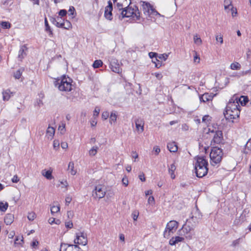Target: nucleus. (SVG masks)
I'll list each match as a JSON object with an SVG mask.
<instances>
[{
	"label": "nucleus",
	"mask_w": 251,
	"mask_h": 251,
	"mask_svg": "<svg viewBox=\"0 0 251 251\" xmlns=\"http://www.w3.org/2000/svg\"><path fill=\"white\" fill-rule=\"evenodd\" d=\"M168 57V55L167 54H159V55H157V59L160 60H163L164 61H165Z\"/></svg>",
	"instance_id": "obj_41"
},
{
	"label": "nucleus",
	"mask_w": 251,
	"mask_h": 251,
	"mask_svg": "<svg viewBox=\"0 0 251 251\" xmlns=\"http://www.w3.org/2000/svg\"><path fill=\"white\" fill-rule=\"evenodd\" d=\"M110 68L113 72L119 74L121 71L118 60L114 58H112L110 60Z\"/></svg>",
	"instance_id": "obj_13"
},
{
	"label": "nucleus",
	"mask_w": 251,
	"mask_h": 251,
	"mask_svg": "<svg viewBox=\"0 0 251 251\" xmlns=\"http://www.w3.org/2000/svg\"><path fill=\"white\" fill-rule=\"evenodd\" d=\"M184 240V238L183 237L179 236H176L172 237L170 239L169 244L171 246H175L179 242H183Z\"/></svg>",
	"instance_id": "obj_14"
},
{
	"label": "nucleus",
	"mask_w": 251,
	"mask_h": 251,
	"mask_svg": "<svg viewBox=\"0 0 251 251\" xmlns=\"http://www.w3.org/2000/svg\"><path fill=\"white\" fill-rule=\"evenodd\" d=\"M98 149V147L97 146L93 147L89 151V155L91 156L95 155L97 152Z\"/></svg>",
	"instance_id": "obj_33"
},
{
	"label": "nucleus",
	"mask_w": 251,
	"mask_h": 251,
	"mask_svg": "<svg viewBox=\"0 0 251 251\" xmlns=\"http://www.w3.org/2000/svg\"><path fill=\"white\" fill-rule=\"evenodd\" d=\"M36 215L35 213L33 212H29L27 215V219L31 221H32L36 218Z\"/></svg>",
	"instance_id": "obj_37"
},
{
	"label": "nucleus",
	"mask_w": 251,
	"mask_h": 251,
	"mask_svg": "<svg viewBox=\"0 0 251 251\" xmlns=\"http://www.w3.org/2000/svg\"><path fill=\"white\" fill-rule=\"evenodd\" d=\"M188 224H185L183 225L180 230H182L183 235H185V238L187 239L190 240L192 239L193 236L194 235L193 231L196 225H190L189 222L187 221Z\"/></svg>",
	"instance_id": "obj_8"
},
{
	"label": "nucleus",
	"mask_w": 251,
	"mask_h": 251,
	"mask_svg": "<svg viewBox=\"0 0 251 251\" xmlns=\"http://www.w3.org/2000/svg\"><path fill=\"white\" fill-rule=\"evenodd\" d=\"M65 226L67 228H72L73 226V223L71 222H66L65 223Z\"/></svg>",
	"instance_id": "obj_59"
},
{
	"label": "nucleus",
	"mask_w": 251,
	"mask_h": 251,
	"mask_svg": "<svg viewBox=\"0 0 251 251\" xmlns=\"http://www.w3.org/2000/svg\"><path fill=\"white\" fill-rule=\"evenodd\" d=\"M167 148L170 152H173L177 151L178 149L177 146L175 142L168 143Z\"/></svg>",
	"instance_id": "obj_19"
},
{
	"label": "nucleus",
	"mask_w": 251,
	"mask_h": 251,
	"mask_svg": "<svg viewBox=\"0 0 251 251\" xmlns=\"http://www.w3.org/2000/svg\"><path fill=\"white\" fill-rule=\"evenodd\" d=\"M113 9L105 8L104 16L107 20H111L112 19V11Z\"/></svg>",
	"instance_id": "obj_24"
},
{
	"label": "nucleus",
	"mask_w": 251,
	"mask_h": 251,
	"mask_svg": "<svg viewBox=\"0 0 251 251\" xmlns=\"http://www.w3.org/2000/svg\"><path fill=\"white\" fill-rule=\"evenodd\" d=\"M139 178L143 182L146 181V178L145 177V175L143 172L141 173L139 175Z\"/></svg>",
	"instance_id": "obj_55"
},
{
	"label": "nucleus",
	"mask_w": 251,
	"mask_h": 251,
	"mask_svg": "<svg viewBox=\"0 0 251 251\" xmlns=\"http://www.w3.org/2000/svg\"><path fill=\"white\" fill-rule=\"evenodd\" d=\"M208 162L203 156H198L195 164L196 176L201 178L207 175L208 172Z\"/></svg>",
	"instance_id": "obj_1"
},
{
	"label": "nucleus",
	"mask_w": 251,
	"mask_h": 251,
	"mask_svg": "<svg viewBox=\"0 0 251 251\" xmlns=\"http://www.w3.org/2000/svg\"><path fill=\"white\" fill-rule=\"evenodd\" d=\"M122 182L123 185L125 186H127L128 184V180L126 176H124L122 179Z\"/></svg>",
	"instance_id": "obj_49"
},
{
	"label": "nucleus",
	"mask_w": 251,
	"mask_h": 251,
	"mask_svg": "<svg viewBox=\"0 0 251 251\" xmlns=\"http://www.w3.org/2000/svg\"><path fill=\"white\" fill-rule=\"evenodd\" d=\"M129 0V5L125 7L121 12L122 17H136L137 20H139L140 15L138 7L136 5H134L133 7L130 6L131 0Z\"/></svg>",
	"instance_id": "obj_5"
},
{
	"label": "nucleus",
	"mask_w": 251,
	"mask_h": 251,
	"mask_svg": "<svg viewBox=\"0 0 251 251\" xmlns=\"http://www.w3.org/2000/svg\"><path fill=\"white\" fill-rule=\"evenodd\" d=\"M224 3H225V9L233 8V6L231 4V2L230 1V0H225L224 1Z\"/></svg>",
	"instance_id": "obj_34"
},
{
	"label": "nucleus",
	"mask_w": 251,
	"mask_h": 251,
	"mask_svg": "<svg viewBox=\"0 0 251 251\" xmlns=\"http://www.w3.org/2000/svg\"><path fill=\"white\" fill-rule=\"evenodd\" d=\"M223 154L221 147L220 148L217 147H213L210 153V162L211 165L212 166H219L223 158Z\"/></svg>",
	"instance_id": "obj_4"
},
{
	"label": "nucleus",
	"mask_w": 251,
	"mask_h": 251,
	"mask_svg": "<svg viewBox=\"0 0 251 251\" xmlns=\"http://www.w3.org/2000/svg\"><path fill=\"white\" fill-rule=\"evenodd\" d=\"M195 214H197V215H196L195 216H192L191 217V219H193L194 217H195V218H197V219H201V217L202 215H201V214L200 213V211H199V209H197L196 210V212H195Z\"/></svg>",
	"instance_id": "obj_45"
},
{
	"label": "nucleus",
	"mask_w": 251,
	"mask_h": 251,
	"mask_svg": "<svg viewBox=\"0 0 251 251\" xmlns=\"http://www.w3.org/2000/svg\"><path fill=\"white\" fill-rule=\"evenodd\" d=\"M53 148L55 149V150H57V149L59 148V142L58 140H54L53 141Z\"/></svg>",
	"instance_id": "obj_50"
},
{
	"label": "nucleus",
	"mask_w": 251,
	"mask_h": 251,
	"mask_svg": "<svg viewBox=\"0 0 251 251\" xmlns=\"http://www.w3.org/2000/svg\"><path fill=\"white\" fill-rule=\"evenodd\" d=\"M124 4V3L119 1L116 3V6L120 11L121 10H123V9H124L123 8Z\"/></svg>",
	"instance_id": "obj_46"
},
{
	"label": "nucleus",
	"mask_w": 251,
	"mask_h": 251,
	"mask_svg": "<svg viewBox=\"0 0 251 251\" xmlns=\"http://www.w3.org/2000/svg\"><path fill=\"white\" fill-rule=\"evenodd\" d=\"M242 238H239L236 240H234L231 244V246L233 247H236L241 242Z\"/></svg>",
	"instance_id": "obj_42"
},
{
	"label": "nucleus",
	"mask_w": 251,
	"mask_h": 251,
	"mask_svg": "<svg viewBox=\"0 0 251 251\" xmlns=\"http://www.w3.org/2000/svg\"><path fill=\"white\" fill-rule=\"evenodd\" d=\"M55 128L53 126H48L46 137L49 140H52L55 133Z\"/></svg>",
	"instance_id": "obj_15"
},
{
	"label": "nucleus",
	"mask_w": 251,
	"mask_h": 251,
	"mask_svg": "<svg viewBox=\"0 0 251 251\" xmlns=\"http://www.w3.org/2000/svg\"><path fill=\"white\" fill-rule=\"evenodd\" d=\"M240 106L237 100V97H233L230 99L227 103L225 112H227L231 110H235V109H240Z\"/></svg>",
	"instance_id": "obj_9"
},
{
	"label": "nucleus",
	"mask_w": 251,
	"mask_h": 251,
	"mask_svg": "<svg viewBox=\"0 0 251 251\" xmlns=\"http://www.w3.org/2000/svg\"><path fill=\"white\" fill-rule=\"evenodd\" d=\"M8 207V203L7 202L5 203L0 201V211L5 212Z\"/></svg>",
	"instance_id": "obj_28"
},
{
	"label": "nucleus",
	"mask_w": 251,
	"mask_h": 251,
	"mask_svg": "<svg viewBox=\"0 0 251 251\" xmlns=\"http://www.w3.org/2000/svg\"><path fill=\"white\" fill-rule=\"evenodd\" d=\"M45 30L47 32L50 33V34H52V30L48 24L47 19L46 18L45 19Z\"/></svg>",
	"instance_id": "obj_32"
},
{
	"label": "nucleus",
	"mask_w": 251,
	"mask_h": 251,
	"mask_svg": "<svg viewBox=\"0 0 251 251\" xmlns=\"http://www.w3.org/2000/svg\"><path fill=\"white\" fill-rule=\"evenodd\" d=\"M27 48L25 45H23L21 47L19 51L18 57L20 59H22L26 55L25 50H27Z\"/></svg>",
	"instance_id": "obj_18"
},
{
	"label": "nucleus",
	"mask_w": 251,
	"mask_h": 251,
	"mask_svg": "<svg viewBox=\"0 0 251 251\" xmlns=\"http://www.w3.org/2000/svg\"><path fill=\"white\" fill-rule=\"evenodd\" d=\"M240 113V109H235V110H231L227 112H224V114L225 118L228 121L230 124L235 123L236 122L234 120H238Z\"/></svg>",
	"instance_id": "obj_7"
},
{
	"label": "nucleus",
	"mask_w": 251,
	"mask_h": 251,
	"mask_svg": "<svg viewBox=\"0 0 251 251\" xmlns=\"http://www.w3.org/2000/svg\"><path fill=\"white\" fill-rule=\"evenodd\" d=\"M67 14V11L65 9H61L58 12V14L59 17H63L66 16Z\"/></svg>",
	"instance_id": "obj_43"
},
{
	"label": "nucleus",
	"mask_w": 251,
	"mask_h": 251,
	"mask_svg": "<svg viewBox=\"0 0 251 251\" xmlns=\"http://www.w3.org/2000/svg\"><path fill=\"white\" fill-rule=\"evenodd\" d=\"M143 7L145 14L160 16V14L149 3H146L145 4H143Z\"/></svg>",
	"instance_id": "obj_10"
},
{
	"label": "nucleus",
	"mask_w": 251,
	"mask_h": 251,
	"mask_svg": "<svg viewBox=\"0 0 251 251\" xmlns=\"http://www.w3.org/2000/svg\"><path fill=\"white\" fill-rule=\"evenodd\" d=\"M213 134V138L211 142H213L215 144H220L222 143L223 140V133L221 130H217L214 131V129L211 130L210 128H208L203 127L202 130V137L205 138L206 136L208 138L209 134Z\"/></svg>",
	"instance_id": "obj_3"
},
{
	"label": "nucleus",
	"mask_w": 251,
	"mask_h": 251,
	"mask_svg": "<svg viewBox=\"0 0 251 251\" xmlns=\"http://www.w3.org/2000/svg\"><path fill=\"white\" fill-rule=\"evenodd\" d=\"M156 61L157 62H154V63H155V67L157 68H159L162 65V63L161 61H160L159 59H156Z\"/></svg>",
	"instance_id": "obj_53"
},
{
	"label": "nucleus",
	"mask_w": 251,
	"mask_h": 251,
	"mask_svg": "<svg viewBox=\"0 0 251 251\" xmlns=\"http://www.w3.org/2000/svg\"><path fill=\"white\" fill-rule=\"evenodd\" d=\"M69 15H74L75 13V8L74 6H70L69 10Z\"/></svg>",
	"instance_id": "obj_52"
},
{
	"label": "nucleus",
	"mask_w": 251,
	"mask_h": 251,
	"mask_svg": "<svg viewBox=\"0 0 251 251\" xmlns=\"http://www.w3.org/2000/svg\"><path fill=\"white\" fill-rule=\"evenodd\" d=\"M22 74V71L21 69L17 70L14 74V76L16 79H19Z\"/></svg>",
	"instance_id": "obj_40"
},
{
	"label": "nucleus",
	"mask_w": 251,
	"mask_h": 251,
	"mask_svg": "<svg viewBox=\"0 0 251 251\" xmlns=\"http://www.w3.org/2000/svg\"><path fill=\"white\" fill-rule=\"evenodd\" d=\"M251 151V139H249L245 145V150L244 153L246 154L248 153V151Z\"/></svg>",
	"instance_id": "obj_26"
},
{
	"label": "nucleus",
	"mask_w": 251,
	"mask_h": 251,
	"mask_svg": "<svg viewBox=\"0 0 251 251\" xmlns=\"http://www.w3.org/2000/svg\"><path fill=\"white\" fill-rule=\"evenodd\" d=\"M176 170V166L175 165V163H174L172 164L170 166H169L168 171L169 173L171 175V177L172 179H175L176 176L175 175V171Z\"/></svg>",
	"instance_id": "obj_20"
},
{
	"label": "nucleus",
	"mask_w": 251,
	"mask_h": 251,
	"mask_svg": "<svg viewBox=\"0 0 251 251\" xmlns=\"http://www.w3.org/2000/svg\"><path fill=\"white\" fill-rule=\"evenodd\" d=\"M195 54H196V55L194 56V61L195 62L199 63L200 62V58L198 56V55H197V52H195Z\"/></svg>",
	"instance_id": "obj_63"
},
{
	"label": "nucleus",
	"mask_w": 251,
	"mask_h": 251,
	"mask_svg": "<svg viewBox=\"0 0 251 251\" xmlns=\"http://www.w3.org/2000/svg\"><path fill=\"white\" fill-rule=\"evenodd\" d=\"M74 163L73 162H70L68 165V170L72 175H75L76 174V171L74 170Z\"/></svg>",
	"instance_id": "obj_29"
},
{
	"label": "nucleus",
	"mask_w": 251,
	"mask_h": 251,
	"mask_svg": "<svg viewBox=\"0 0 251 251\" xmlns=\"http://www.w3.org/2000/svg\"><path fill=\"white\" fill-rule=\"evenodd\" d=\"M0 25L4 29H9L11 27V24L8 22H1Z\"/></svg>",
	"instance_id": "obj_35"
},
{
	"label": "nucleus",
	"mask_w": 251,
	"mask_h": 251,
	"mask_svg": "<svg viewBox=\"0 0 251 251\" xmlns=\"http://www.w3.org/2000/svg\"><path fill=\"white\" fill-rule=\"evenodd\" d=\"M157 55L158 54L157 53L153 52H150L149 53V55L151 58L153 59V58H155V60L157 59Z\"/></svg>",
	"instance_id": "obj_47"
},
{
	"label": "nucleus",
	"mask_w": 251,
	"mask_h": 251,
	"mask_svg": "<svg viewBox=\"0 0 251 251\" xmlns=\"http://www.w3.org/2000/svg\"><path fill=\"white\" fill-rule=\"evenodd\" d=\"M194 41L195 44L198 45H201L202 43V41L200 37H198V35H195L194 36Z\"/></svg>",
	"instance_id": "obj_39"
},
{
	"label": "nucleus",
	"mask_w": 251,
	"mask_h": 251,
	"mask_svg": "<svg viewBox=\"0 0 251 251\" xmlns=\"http://www.w3.org/2000/svg\"><path fill=\"white\" fill-rule=\"evenodd\" d=\"M60 210L59 206H52L50 208L51 213L53 215L54 213H56L59 212Z\"/></svg>",
	"instance_id": "obj_38"
},
{
	"label": "nucleus",
	"mask_w": 251,
	"mask_h": 251,
	"mask_svg": "<svg viewBox=\"0 0 251 251\" xmlns=\"http://www.w3.org/2000/svg\"><path fill=\"white\" fill-rule=\"evenodd\" d=\"M213 98V96L212 95H209L208 93H204L200 96V100L201 102H205L206 101L212 100Z\"/></svg>",
	"instance_id": "obj_16"
},
{
	"label": "nucleus",
	"mask_w": 251,
	"mask_h": 251,
	"mask_svg": "<svg viewBox=\"0 0 251 251\" xmlns=\"http://www.w3.org/2000/svg\"><path fill=\"white\" fill-rule=\"evenodd\" d=\"M230 68L233 70H238L241 68L240 64L238 62L231 63Z\"/></svg>",
	"instance_id": "obj_31"
},
{
	"label": "nucleus",
	"mask_w": 251,
	"mask_h": 251,
	"mask_svg": "<svg viewBox=\"0 0 251 251\" xmlns=\"http://www.w3.org/2000/svg\"><path fill=\"white\" fill-rule=\"evenodd\" d=\"M19 179L17 175H15L12 179V181L14 183H17Z\"/></svg>",
	"instance_id": "obj_62"
},
{
	"label": "nucleus",
	"mask_w": 251,
	"mask_h": 251,
	"mask_svg": "<svg viewBox=\"0 0 251 251\" xmlns=\"http://www.w3.org/2000/svg\"><path fill=\"white\" fill-rule=\"evenodd\" d=\"M64 29H69L70 28H71L72 27L71 23L69 21H68L67 20H64Z\"/></svg>",
	"instance_id": "obj_36"
},
{
	"label": "nucleus",
	"mask_w": 251,
	"mask_h": 251,
	"mask_svg": "<svg viewBox=\"0 0 251 251\" xmlns=\"http://www.w3.org/2000/svg\"><path fill=\"white\" fill-rule=\"evenodd\" d=\"M100 111V108L99 107H96L95 110L94 111V116H98L99 114Z\"/></svg>",
	"instance_id": "obj_54"
},
{
	"label": "nucleus",
	"mask_w": 251,
	"mask_h": 251,
	"mask_svg": "<svg viewBox=\"0 0 251 251\" xmlns=\"http://www.w3.org/2000/svg\"><path fill=\"white\" fill-rule=\"evenodd\" d=\"M105 191L101 185L97 186L95 189V192H93V196L94 198L101 199L104 197Z\"/></svg>",
	"instance_id": "obj_12"
},
{
	"label": "nucleus",
	"mask_w": 251,
	"mask_h": 251,
	"mask_svg": "<svg viewBox=\"0 0 251 251\" xmlns=\"http://www.w3.org/2000/svg\"><path fill=\"white\" fill-rule=\"evenodd\" d=\"M139 213L137 212H134L132 214V218L134 220V221L137 220L138 217Z\"/></svg>",
	"instance_id": "obj_58"
},
{
	"label": "nucleus",
	"mask_w": 251,
	"mask_h": 251,
	"mask_svg": "<svg viewBox=\"0 0 251 251\" xmlns=\"http://www.w3.org/2000/svg\"><path fill=\"white\" fill-rule=\"evenodd\" d=\"M12 94L9 89L3 91L2 92L3 100L4 101L8 100L11 97V95H12Z\"/></svg>",
	"instance_id": "obj_21"
},
{
	"label": "nucleus",
	"mask_w": 251,
	"mask_h": 251,
	"mask_svg": "<svg viewBox=\"0 0 251 251\" xmlns=\"http://www.w3.org/2000/svg\"><path fill=\"white\" fill-rule=\"evenodd\" d=\"M144 123H143L142 119H138L135 122V126H144Z\"/></svg>",
	"instance_id": "obj_57"
},
{
	"label": "nucleus",
	"mask_w": 251,
	"mask_h": 251,
	"mask_svg": "<svg viewBox=\"0 0 251 251\" xmlns=\"http://www.w3.org/2000/svg\"><path fill=\"white\" fill-rule=\"evenodd\" d=\"M37 104L38 106L40 107L42 105H43V102L42 101V100L41 99H39L37 100L36 104H35V105Z\"/></svg>",
	"instance_id": "obj_61"
},
{
	"label": "nucleus",
	"mask_w": 251,
	"mask_h": 251,
	"mask_svg": "<svg viewBox=\"0 0 251 251\" xmlns=\"http://www.w3.org/2000/svg\"><path fill=\"white\" fill-rule=\"evenodd\" d=\"M66 126H58V130L61 134H64L66 131Z\"/></svg>",
	"instance_id": "obj_56"
},
{
	"label": "nucleus",
	"mask_w": 251,
	"mask_h": 251,
	"mask_svg": "<svg viewBox=\"0 0 251 251\" xmlns=\"http://www.w3.org/2000/svg\"><path fill=\"white\" fill-rule=\"evenodd\" d=\"M211 120V117L209 115H205L202 118V123L206 124L209 125L210 124V122Z\"/></svg>",
	"instance_id": "obj_27"
},
{
	"label": "nucleus",
	"mask_w": 251,
	"mask_h": 251,
	"mask_svg": "<svg viewBox=\"0 0 251 251\" xmlns=\"http://www.w3.org/2000/svg\"><path fill=\"white\" fill-rule=\"evenodd\" d=\"M14 215L11 213H8L4 217V223L7 225H10L14 221Z\"/></svg>",
	"instance_id": "obj_17"
},
{
	"label": "nucleus",
	"mask_w": 251,
	"mask_h": 251,
	"mask_svg": "<svg viewBox=\"0 0 251 251\" xmlns=\"http://www.w3.org/2000/svg\"><path fill=\"white\" fill-rule=\"evenodd\" d=\"M154 75L156 76V77L159 80L161 79L163 77V75L161 73H154Z\"/></svg>",
	"instance_id": "obj_60"
},
{
	"label": "nucleus",
	"mask_w": 251,
	"mask_h": 251,
	"mask_svg": "<svg viewBox=\"0 0 251 251\" xmlns=\"http://www.w3.org/2000/svg\"><path fill=\"white\" fill-rule=\"evenodd\" d=\"M109 116V113L108 111H104L102 113V118L104 120L107 119L108 118Z\"/></svg>",
	"instance_id": "obj_48"
},
{
	"label": "nucleus",
	"mask_w": 251,
	"mask_h": 251,
	"mask_svg": "<svg viewBox=\"0 0 251 251\" xmlns=\"http://www.w3.org/2000/svg\"><path fill=\"white\" fill-rule=\"evenodd\" d=\"M72 78L66 77V75H63L60 78L55 80L54 84L60 91L70 92L72 90Z\"/></svg>",
	"instance_id": "obj_2"
},
{
	"label": "nucleus",
	"mask_w": 251,
	"mask_h": 251,
	"mask_svg": "<svg viewBox=\"0 0 251 251\" xmlns=\"http://www.w3.org/2000/svg\"><path fill=\"white\" fill-rule=\"evenodd\" d=\"M153 150L155 152L156 155H157L160 151V149L158 146H155L153 148Z\"/></svg>",
	"instance_id": "obj_64"
},
{
	"label": "nucleus",
	"mask_w": 251,
	"mask_h": 251,
	"mask_svg": "<svg viewBox=\"0 0 251 251\" xmlns=\"http://www.w3.org/2000/svg\"><path fill=\"white\" fill-rule=\"evenodd\" d=\"M216 40L217 42H219L221 44L223 43V36L221 35L219 36H216Z\"/></svg>",
	"instance_id": "obj_51"
},
{
	"label": "nucleus",
	"mask_w": 251,
	"mask_h": 251,
	"mask_svg": "<svg viewBox=\"0 0 251 251\" xmlns=\"http://www.w3.org/2000/svg\"><path fill=\"white\" fill-rule=\"evenodd\" d=\"M144 126H135L134 129L135 132H137L138 134L142 133L144 131Z\"/></svg>",
	"instance_id": "obj_44"
},
{
	"label": "nucleus",
	"mask_w": 251,
	"mask_h": 251,
	"mask_svg": "<svg viewBox=\"0 0 251 251\" xmlns=\"http://www.w3.org/2000/svg\"><path fill=\"white\" fill-rule=\"evenodd\" d=\"M74 242L75 245L79 244L85 246L87 244V239L83 232L76 233V238L74 240Z\"/></svg>",
	"instance_id": "obj_11"
},
{
	"label": "nucleus",
	"mask_w": 251,
	"mask_h": 251,
	"mask_svg": "<svg viewBox=\"0 0 251 251\" xmlns=\"http://www.w3.org/2000/svg\"><path fill=\"white\" fill-rule=\"evenodd\" d=\"M117 112L115 111H113L111 112L109 122L111 125L115 124L117 120Z\"/></svg>",
	"instance_id": "obj_22"
},
{
	"label": "nucleus",
	"mask_w": 251,
	"mask_h": 251,
	"mask_svg": "<svg viewBox=\"0 0 251 251\" xmlns=\"http://www.w3.org/2000/svg\"><path fill=\"white\" fill-rule=\"evenodd\" d=\"M42 174L48 179L50 180L53 178L52 176V171L50 170H48L46 171H45V170H43L42 172Z\"/></svg>",
	"instance_id": "obj_25"
},
{
	"label": "nucleus",
	"mask_w": 251,
	"mask_h": 251,
	"mask_svg": "<svg viewBox=\"0 0 251 251\" xmlns=\"http://www.w3.org/2000/svg\"><path fill=\"white\" fill-rule=\"evenodd\" d=\"M102 64L103 63L101 60H96L94 62L93 67L94 68H99L101 67Z\"/></svg>",
	"instance_id": "obj_30"
},
{
	"label": "nucleus",
	"mask_w": 251,
	"mask_h": 251,
	"mask_svg": "<svg viewBox=\"0 0 251 251\" xmlns=\"http://www.w3.org/2000/svg\"><path fill=\"white\" fill-rule=\"evenodd\" d=\"M178 226V223L176 221H170L167 223L165 231L163 233L164 238L168 239L171 235L174 233L176 230Z\"/></svg>",
	"instance_id": "obj_6"
},
{
	"label": "nucleus",
	"mask_w": 251,
	"mask_h": 251,
	"mask_svg": "<svg viewBox=\"0 0 251 251\" xmlns=\"http://www.w3.org/2000/svg\"><path fill=\"white\" fill-rule=\"evenodd\" d=\"M237 100L240 102L242 105H245L249 101V99L247 96H241L240 98L237 97Z\"/></svg>",
	"instance_id": "obj_23"
}]
</instances>
